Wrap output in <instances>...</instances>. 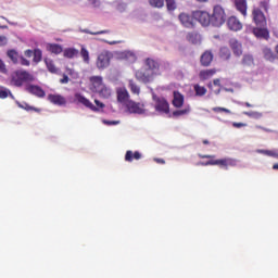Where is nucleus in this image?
Segmentation results:
<instances>
[{
  "label": "nucleus",
  "mask_w": 278,
  "mask_h": 278,
  "mask_svg": "<svg viewBox=\"0 0 278 278\" xmlns=\"http://www.w3.org/2000/svg\"><path fill=\"white\" fill-rule=\"evenodd\" d=\"M143 64L144 68L142 71L136 72V79L143 84H148L153 81V77L159 75V68L161 67V65L159 64L157 61L151 58L146 59Z\"/></svg>",
  "instance_id": "1"
},
{
  "label": "nucleus",
  "mask_w": 278,
  "mask_h": 278,
  "mask_svg": "<svg viewBox=\"0 0 278 278\" xmlns=\"http://www.w3.org/2000/svg\"><path fill=\"white\" fill-rule=\"evenodd\" d=\"M215 155H208V154H199V159L201 160H208L206 162L200 163L201 166H218L224 169H228V167L236 166V160L233 159H220V160H214Z\"/></svg>",
  "instance_id": "2"
},
{
  "label": "nucleus",
  "mask_w": 278,
  "mask_h": 278,
  "mask_svg": "<svg viewBox=\"0 0 278 278\" xmlns=\"http://www.w3.org/2000/svg\"><path fill=\"white\" fill-rule=\"evenodd\" d=\"M35 81V76L27 71L17 70L10 74V86L21 88L25 84Z\"/></svg>",
  "instance_id": "3"
},
{
  "label": "nucleus",
  "mask_w": 278,
  "mask_h": 278,
  "mask_svg": "<svg viewBox=\"0 0 278 278\" xmlns=\"http://www.w3.org/2000/svg\"><path fill=\"white\" fill-rule=\"evenodd\" d=\"M262 10H264V12H268V1L264 0L258 2V8L254 7V9L251 10V20L254 21L256 27L265 28L266 16Z\"/></svg>",
  "instance_id": "4"
},
{
  "label": "nucleus",
  "mask_w": 278,
  "mask_h": 278,
  "mask_svg": "<svg viewBox=\"0 0 278 278\" xmlns=\"http://www.w3.org/2000/svg\"><path fill=\"white\" fill-rule=\"evenodd\" d=\"M191 18L198 21L199 24L203 27H208V25H214V17L210 16L206 11H195L193 14H190Z\"/></svg>",
  "instance_id": "5"
},
{
  "label": "nucleus",
  "mask_w": 278,
  "mask_h": 278,
  "mask_svg": "<svg viewBox=\"0 0 278 278\" xmlns=\"http://www.w3.org/2000/svg\"><path fill=\"white\" fill-rule=\"evenodd\" d=\"M75 101H78V103L83 104V106L88 108V110L98 112L99 109H104L105 104L102 102L94 100L96 105H92L90 100H88L86 97H83L80 93H75Z\"/></svg>",
  "instance_id": "6"
},
{
  "label": "nucleus",
  "mask_w": 278,
  "mask_h": 278,
  "mask_svg": "<svg viewBox=\"0 0 278 278\" xmlns=\"http://www.w3.org/2000/svg\"><path fill=\"white\" fill-rule=\"evenodd\" d=\"M111 52H101V54H98V59H96V68L98 71H104L108 68V66H111Z\"/></svg>",
  "instance_id": "7"
},
{
  "label": "nucleus",
  "mask_w": 278,
  "mask_h": 278,
  "mask_svg": "<svg viewBox=\"0 0 278 278\" xmlns=\"http://www.w3.org/2000/svg\"><path fill=\"white\" fill-rule=\"evenodd\" d=\"M210 16L214 18V27H220V25H224V22L226 21V13L224 12V8H220V5L214 7V13L210 14Z\"/></svg>",
  "instance_id": "8"
},
{
  "label": "nucleus",
  "mask_w": 278,
  "mask_h": 278,
  "mask_svg": "<svg viewBox=\"0 0 278 278\" xmlns=\"http://www.w3.org/2000/svg\"><path fill=\"white\" fill-rule=\"evenodd\" d=\"M124 104H126V109L128 110V113H130V114L141 115V114L146 113V110L143 109V104H141V103H137L135 101H128Z\"/></svg>",
  "instance_id": "9"
},
{
  "label": "nucleus",
  "mask_w": 278,
  "mask_h": 278,
  "mask_svg": "<svg viewBox=\"0 0 278 278\" xmlns=\"http://www.w3.org/2000/svg\"><path fill=\"white\" fill-rule=\"evenodd\" d=\"M178 22H181V25L188 29H191L194 27L197 20L191 17V15L181 13L178 14Z\"/></svg>",
  "instance_id": "10"
},
{
  "label": "nucleus",
  "mask_w": 278,
  "mask_h": 278,
  "mask_svg": "<svg viewBox=\"0 0 278 278\" xmlns=\"http://www.w3.org/2000/svg\"><path fill=\"white\" fill-rule=\"evenodd\" d=\"M226 23V26L228 27V30L231 31H241L242 24L239 22V18H236V16L228 17L224 21Z\"/></svg>",
  "instance_id": "11"
},
{
  "label": "nucleus",
  "mask_w": 278,
  "mask_h": 278,
  "mask_svg": "<svg viewBox=\"0 0 278 278\" xmlns=\"http://www.w3.org/2000/svg\"><path fill=\"white\" fill-rule=\"evenodd\" d=\"M156 101V105H154V109H156V112L161 114H168L169 108H168V101L164 98H156L154 99Z\"/></svg>",
  "instance_id": "12"
},
{
  "label": "nucleus",
  "mask_w": 278,
  "mask_h": 278,
  "mask_svg": "<svg viewBox=\"0 0 278 278\" xmlns=\"http://www.w3.org/2000/svg\"><path fill=\"white\" fill-rule=\"evenodd\" d=\"M48 102L55 106H65L66 104V100L63 96L53 93L48 94Z\"/></svg>",
  "instance_id": "13"
},
{
  "label": "nucleus",
  "mask_w": 278,
  "mask_h": 278,
  "mask_svg": "<svg viewBox=\"0 0 278 278\" xmlns=\"http://www.w3.org/2000/svg\"><path fill=\"white\" fill-rule=\"evenodd\" d=\"M228 48H230L233 52V56L240 58L242 54V50H241V42H239V40L236 39H230L228 40Z\"/></svg>",
  "instance_id": "14"
},
{
  "label": "nucleus",
  "mask_w": 278,
  "mask_h": 278,
  "mask_svg": "<svg viewBox=\"0 0 278 278\" xmlns=\"http://www.w3.org/2000/svg\"><path fill=\"white\" fill-rule=\"evenodd\" d=\"M25 91L40 99L45 98V91L39 86L28 85L25 87Z\"/></svg>",
  "instance_id": "15"
},
{
  "label": "nucleus",
  "mask_w": 278,
  "mask_h": 278,
  "mask_svg": "<svg viewBox=\"0 0 278 278\" xmlns=\"http://www.w3.org/2000/svg\"><path fill=\"white\" fill-rule=\"evenodd\" d=\"M213 61H214V53H211V51L206 50L201 54V59H200L201 66L208 67L211 66V62Z\"/></svg>",
  "instance_id": "16"
},
{
  "label": "nucleus",
  "mask_w": 278,
  "mask_h": 278,
  "mask_svg": "<svg viewBox=\"0 0 278 278\" xmlns=\"http://www.w3.org/2000/svg\"><path fill=\"white\" fill-rule=\"evenodd\" d=\"M233 7L237 8V11L241 14V16L247 17V0H233Z\"/></svg>",
  "instance_id": "17"
},
{
  "label": "nucleus",
  "mask_w": 278,
  "mask_h": 278,
  "mask_svg": "<svg viewBox=\"0 0 278 278\" xmlns=\"http://www.w3.org/2000/svg\"><path fill=\"white\" fill-rule=\"evenodd\" d=\"M115 96H117L118 103H128V90L124 87L115 89Z\"/></svg>",
  "instance_id": "18"
},
{
  "label": "nucleus",
  "mask_w": 278,
  "mask_h": 278,
  "mask_svg": "<svg viewBox=\"0 0 278 278\" xmlns=\"http://www.w3.org/2000/svg\"><path fill=\"white\" fill-rule=\"evenodd\" d=\"M170 105L176 109L184 108V94L179 91H174V100L170 101Z\"/></svg>",
  "instance_id": "19"
},
{
  "label": "nucleus",
  "mask_w": 278,
  "mask_h": 278,
  "mask_svg": "<svg viewBox=\"0 0 278 278\" xmlns=\"http://www.w3.org/2000/svg\"><path fill=\"white\" fill-rule=\"evenodd\" d=\"M90 85L93 86V89H108L103 84V77L100 76H90Z\"/></svg>",
  "instance_id": "20"
},
{
  "label": "nucleus",
  "mask_w": 278,
  "mask_h": 278,
  "mask_svg": "<svg viewBox=\"0 0 278 278\" xmlns=\"http://www.w3.org/2000/svg\"><path fill=\"white\" fill-rule=\"evenodd\" d=\"M216 68L201 71L199 72V79H201V81H206L211 79V77H214V75H216Z\"/></svg>",
  "instance_id": "21"
},
{
  "label": "nucleus",
  "mask_w": 278,
  "mask_h": 278,
  "mask_svg": "<svg viewBox=\"0 0 278 278\" xmlns=\"http://www.w3.org/2000/svg\"><path fill=\"white\" fill-rule=\"evenodd\" d=\"M252 34H254V36H256V38L268 40V29H266V28L256 27V28L252 29Z\"/></svg>",
  "instance_id": "22"
},
{
  "label": "nucleus",
  "mask_w": 278,
  "mask_h": 278,
  "mask_svg": "<svg viewBox=\"0 0 278 278\" xmlns=\"http://www.w3.org/2000/svg\"><path fill=\"white\" fill-rule=\"evenodd\" d=\"M63 53V58L65 59H74L77 58L80 54V51H78V49L75 48H65Z\"/></svg>",
  "instance_id": "23"
},
{
  "label": "nucleus",
  "mask_w": 278,
  "mask_h": 278,
  "mask_svg": "<svg viewBox=\"0 0 278 278\" xmlns=\"http://www.w3.org/2000/svg\"><path fill=\"white\" fill-rule=\"evenodd\" d=\"M47 49L48 52L55 55H59L60 53H63L65 51V49L63 50V47L58 43H48Z\"/></svg>",
  "instance_id": "24"
},
{
  "label": "nucleus",
  "mask_w": 278,
  "mask_h": 278,
  "mask_svg": "<svg viewBox=\"0 0 278 278\" xmlns=\"http://www.w3.org/2000/svg\"><path fill=\"white\" fill-rule=\"evenodd\" d=\"M7 55H8V59H10V62H13V64H17V61L20 59H25L24 56H20V54L15 49L8 50Z\"/></svg>",
  "instance_id": "25"
},
{
  "label": "nucleus",
  "mask_w": 278,
  "mask_h": 278,
  "mask_svg": "<svg viewBox=\"0 0 278 278\" xmlns=\"http://www.w3.org/2000/svg\"><path fill=\"white\" fill-rule=\"evenodd\" d=\"M188 114H191L190 105H186L184 109L170 113V115L174 117L187 116Z\"/></svg>",
  "instance_id": "26"
},
{
  "label": "nucleus",
  "mask_w": 278,
  "mask_h": 278,
  "mask_svg": "<svg viewBox=\"0 0 278 278\" xmlns=\"http://www.w3.org/2000/svg\"><path fill=\"white\" fill-rule=\"evenodd\" d=\"M42 62H46V67L48 68V73L55 75L58 74V67L55 63L51 59H43Z\"/></svg>",
  "instance_id": "27"
},
{
  "label": "nucleus",
  "mask_w": 278,
  "mask_h": 278,
  "mask_svg": "<svg viewBox=\"0 0 278 278\" xmlns=\"http://www.w3.org/2000/svg\"><path fill=\"white\" fill-rule=\"evenodd\" d=\"M126 162H134V160H140V152L136 151H126V157H124Z\"/></svg>",
  "instance_id": "28"
},
{
  "label": "nucleus",
  "mask_w": 278,
  "mask_h": 278,
  "mask_svg": "<svg viewBox=\"0 0 278 278\" xmlns=\"http://www.w3.org/2000/svg\"><path fill=\"white\" fill-rule=\"evenodd\" d=\"M231 52L228 50L227 47H222V49L218 50V58H222V60L227 61L229 58H231Z\"/></svg>",
  "instance_id": "29"
},
{
  "label": "nucleus",
  "mask_w": 278,
  "mask_h": 278,
  "mask_svg": "<svg viewBox=\"0 0 278 278\" xmlns=\"http://www.w3.org/2000/svg\"><path fill=\"white\" fill-rule=\"evenodd\" d=\"M93 90L101 96L103 99L111 98V89L110 88H93Z\"/></svg>",
  "instance_id": "30"
},
{
  "label": "nucleus",
  "mask_w": 278,
  "mask_h": 278,
  "mask_svg": "<svg viewBox=\"0 0 278 278\" xmlns=\"http://www.w3.org/2000/svg\"><path fill=\"white\" fill-rule=\"evenodd\" d=\"M241 65L253 66V56H251V54H243L241 59Z\"/></svg>",
  "instance_id": "31"
},
{
  "label": "nucleus",
  "mask_w": 278,
  "mask_h": 278,
  "mask_svg": "<svg viewBox=\"0 0 278 278\" xmlns=\"http://www.w3.org/2000/svg\"><path fill=\"white\" fill-rule=\"evenodd\" d=\"M193 92H195V97L206 96V87H201L199 85H193Z\"/></svg>",
  "instance_id": "32"
},
{
  "label": "nucleus",
  "mask_w": 278,
  "mask_h": 278,
  "mask_svg": "<svg viewBox=\"0 0 278 278\" xmlns=\"http://www.w3.org/2000/svg\"><path fill=\"white\" fill-rule=\"evenodd\" d=\"M80 58L83 59V63L89 64L90 63V56L89 52L86 48H80Z\"/></svg>",
  "instance_id": "33"
},
{
  "label": "nucleus",
  "mask_w": 278,
  "mask_h": 278,
  "mask_svg": "<svg viewBox=\"0 0 278 278\" xmlns=\"http://www.w3.org/2000/svg\"><path fill=\"white\" fill-rule=\"evenodd\" d=\"M30 58H33V63H40V61H42V51H40V49H35V55H31Z\"/></svg>",
  "instance_id": "34"
},
{
  "label": "nucleus",
  "mask_w": 278,
  "mask_h": 278,
  "mask_svg": "<svg viewBox=\"0 0 278 278\" xmlns=\"http://www.w3.org/2000/svg\"><path fill=\"white\" fill-rule=\"evenodd\" d=\"M128 88L130 89V93L138 94L140 93V88L134 80H128Z\"/></svg>",
  "instance_id": "35"
},
{
  "label": "nucleus",
  "mask_w": 278,
  "mask_h": 278,
  "mask_svg": "<svg viewBox=\"0 0 278 278\" xmlns=\"http://www.w3.org/2000/svg\"><path fill=\"white\" fill-rule=\"evenodd\" d=\"M257 152L261 153L262 155H266L278 160V153H276V151L274 150H258Z\"/></svg>",
  "instance_id": "36"
},
{
  "label": "nucleus",
  "mask_w": 278,
  "mask_h": 278,
  "mask_svg": "<svg viewBox=\"0 0 278 278\" xmlns=\"http://www.w3.org/2000/svg\"><path fill=\"white\" fill-rule=\"evenodd\" d=\"M166 0H148V4H150L154 9H162L163 2Z\"/></svg>",
  "instance_id": "37"
},
{
  "label": "nucleus",
  "mask_w": 278,
  "mask_h": 278,
  "mask_svg": "<svg viewBox=\"0 0 278 278\" xmlns=\"http://www.w3.org/2000/svg\"><path fill=\"white\" fill-rule=\"evenodd\" d=\"M165 3H166V10H168V12L176 11V0L163 1V4Z\"/></svg>",
  "instance_id": "38"
},
{
  "label": "nucleus",
  "mask_w": 278,
  "mask_h": 278,
  "mask_svg": "<svg viewBox=\"0 0 278 278\" xmlns=\"http://www.w3.org/2000/svg\"><path fill=\"white\" fill-rule=\"evenodd\" d=\"M263 53H264V59L266 61H269V62L274 61V52H271V49L264 48Z\"/></svg>",
  "instance_id": "39"
},
{
  "label": "nucleus",
  "mask_w": 278,
  "mask_h": 278,
  "mask_svg": "<svg viewBox=\"0 0 278 278\" xmlns=\"http://www.w3.org/2000/svg\"><path fill=\"white\" fill-rule=\"evenodd\" d=\"M199 35L194 34V33H189V35H186V40L195 45L197 42H199Z\"/></svg>",
  "instance_id": "40"
},
{
  "label": "nucleus",
  "mask_w": 278,
  "mask_h": 278,
  "mask_svg": "<svg viewBox=\"0 0 278 278\" xmlns=\"http://www.w3.org/2000/svg\"><path fill=\"white\" fill-rule=\"evenodd\" d=\"M243 116H247L249 118H262V113H258V112H254V111H251V112H243Z\"/></svg>",
  "instance_id": "41"
},
{
  "label": "nucleus",
  "mask_w": 278,
  "mask_h": 278,
  "mask_svg": "<svg viewBox=\"0 0 278 278\" xmlns=\"http://www.w3.org/2000/svg\"><path fill=\"white\" fill-rule=\"evenodd\" d=\"M12 93H10V90H8L4 87H0V99L5 100L8 97H11Z\"/></svg>",
  "instance_id": "42"
},
{
  "label": "nucleus",
  "mask_w": 278,
  "mask_h": 278,
  "mask_svg": "<svg viewBox=\"0 0 278 278\" xmlns=\"http://www.w3.org/2000/svg\"><path fill=\"white\" fill-rule=\"evenodd\" d=\"M211 111H213L214 113L218 114V113H224V114H227V115H231V111L226 109V108H213L211 109Z\"/></svg>",
  "instance_id": "43"
},
{
  "label": "nucleus",
  "mask_w": 278,
  "mask_h": 278,
  "mask_svg": "<svg viewBox=\"0 0 278 278\" xmlns=\"http://www.w3.org/2000/svg\"><path fill=\"white\" fill-rule=\"evenodd\" d=\"M17 63L22 66H30V61H27V59H20L17 60Z\"/></svg>",
  "instance_id": "44"
},
{
  "label": "nucleus",
  "mask_w": 278,
  "mask_h": 278,
  "mask_svg": "<svg viewBox=\"0 0 278 278\" xmlns=\"http://www.w3.org/2000/svg\"><path fill=\"white\" fill-rule=\"evenodd\" d=\"M8 45V37L0 35V47H5Z\"/></svg>",
  "instance_id": "45"
},
{
  "label": "nucleus",
  "mask_w": 278,
  "mask_h": 278,
  "mask_svg": "<svg viewBox=\"0 0 278 278\" xmlns=\"http://www.w3.org/2000/svg\"><path fill=\"white\" fill-rule=\"evenodd\" d=\"M103 124L109 125V126H115L121 124L118 121H103Z\"/></svg>",
  "instance_id": "46"
},
{
  "label": "nucleus",
  "mask_w": 278,
  "mask_h": 278,
  "mask_svg": "<svg viewBox=\"0 0 278 278\" xmlns=\"http://www.w3.org/2000/svg\"><path fill=\"white\" fill-rule=\"evenodd\" d=\"M231 126H232L233 128H241V127H247V124L233 122V123L231 124Z\"/></svg>",
  "instance_id": "47"
},
{
  "label": "nucleus",
  "mask_w": 278,
  "mask_h": 278,
  "mask_svg": "<svg viewBox=\"0 0 278 278\" xmlns=\"http://www.w3.org/2000/svg\"><path fill=\"white\" fill-rule=\"evenodd\" d=\"M35 55V50H25V58H31Z\"/></svg>",
  "instance_id": "48"
},
{
  "label": "nucleus",
  "mask_w": 278,
  "mask_h": 278,
  "mask_svg": "<svg viewBox=\"0 0 278 278\" xmlns=\"http://www.w3.org/2000/svg\"><path fill=\"white\" fill-rule=\"evenodd\" d=\"M67 81H68L67 75H63V78H61V84L65 85L67 84Z\"/></svg>",
  "instance_id": "49"
},
{
  "label": "nucleus",
  "mask_w": 278,
  "mask_h": 278,
  "mask_svg": "<svg viewBox=\"0 0 278 278\" xmlns=\"http://www.w3.org/2000/svg\"><path fill=\"white\" fill-rule=\"evenodd\" d=\"M103 34H108V31L103 30V31L90 33V35H93V36L103 35Z\"/></svg>",
  "instance_id": "50"
},
{
  "label": "nucleus",
  "mask_w": 278,
  "mask_h": 278,
  "mask_svg": "<svg viewBox=\"0 0 278 278\" xmlns=\"http://www.w3.org/2000/svg\"><path fill=\"white\" fill-rule=\"evenodd\" d=\"M28 111H34V112L39 113V112H40V109H36V108H33V106H28Z\"/></svg>",
  "instance_id": "51"
},
{
  "label": "nucleus",
  "mask_w": 278,
  "mask_h": 278,
  "mask_svg": "<svg viewBox=\"0 0 278 278\" xmlns=\"http://www.w3.org/2000/svg\"><path fill=\"white\" fill-rule=\"evenodd\" d=\"M154 161H156V163H159L161 165L166 164V161H163V159H156Z\"/></svg>",
  "instance_id": "52"
},
{
  "label": "nucleus",
  "mask_w": 278,
  "mask_h": 278,
  "mask_svg": "<svg viewBox=\"0 0 278 278\" xmlns=\"http://www.w3.org/2000/svg\"><path fill=\"white\" fill-rule=\"evenodd\" d=\"M214 86L219 87L220 86V80L219 79H214Z\"/></svg>",
  "instance_id": "53"
},
{
  "label": "nucleus",
  "mask_w": 278,
  "mask_h": 278,
  "mask_svg": "<svg viewBox=\"0 0 278 278\" xmlns=\"http://www.w3.org/2000/svg\"><path fill=\"white\" fill-rule=\"evenodd\" d=\"M88 2H90V4H92L94 7L98 4V0H88Z\"/></svg>",
  "instance_id": "54"
},
{
  "label": "nucleus",
  "mask_w": 278,
  "mask_h": 278,
  "mask_svg": "<svg viewBox=\"0 0 278 278\" xmlns=\"http://www.w3.org/2000/svg\"><path fill=\"white\" fill-rule=\"evenodd\" d=\"M195 3H208V0H195Z\"/></svg>",
  "instance_id": "55"
},
{
  "label": "nucleus",
  "mask_w": 278,
  "mask_h": 278,
  "mask_svg": "<svg viewBox=\"0 0 278 278\" xmlns=\"http://www.w3.org/2000/svg\"><path fill=\"white\" fill-rule=\"evenodd\" d=\"M274 51L276 52V59H278V46L274 48Z\"/></svg>",
  "instance_id": "56"
},
{
  "label": "nucleus",
  "mask_w": 278,
  "mask_h": 278,
  "mask_svg": "<svg viewBox=\"0 0 278 278\" xmlns=\"http://www.w3.org/2000/svg\"><path fill=\"white\" fill-rule=\"evenodd\" d=\"M271 169L278 170V164H274V165L271 166Z\"/></svg>",
  "instance_id": "57"
},
{
  "label": "nucleus",
  "mask_w": 278,
  "mask_h": 278,
  "mask_svg": "<svg viewBox=\"0 0 278 278\" xmlns=\"http://www.w3.org/2000/svg\"><path fill=\"white\" fill-rule=\"evenodd\" d=\"M243 106H247V108H252V105H251L249 102H247V103H243Z\"/></svg>",
  "instance_id": "58"
},
{
  "label": "nucleus",
  "mask_w": 278,
  "mask_h": 278,
  "mask_svg": "<svg viewBox=\"0 0 278 278\" xmlns=\"http://www.w3.org/2000/svg\"><path fill=\"white\" fill-rule=\"evenodd\" d=\"M202 143L203 144H208V140H203Z\"/></svg>",
  "instance_id": "59"
}]
</instances>
